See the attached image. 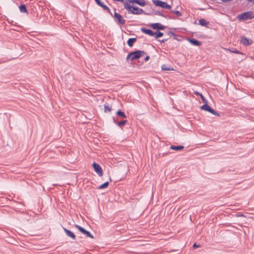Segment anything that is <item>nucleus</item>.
I'll use <instances>...</instances> for the list:
<instances>
[{"label": "nucleus", "mask_w": 254, "mask_h": 254, "mask_svg": "<svg viewBox=\"0 0 254 254\" xmlns=\"http://www.w3.org/2000/svg\"><path fill=\"white\" fill-rule=\"evenodd\" d=\"M124 7L128 12L133 14H140L144 12L142 9L138 7L130 6L127 2H124Z\"/></svg>", "instance_id": "obj_1"}, {"label": "nucleus", "mask_w": 254, "mask_h": 254, "mask_svg": "<svg viewBox=\"0 0 254 254\" xmlns=\"http://www.w3.org/2000/svg\"><path fill=\"white\" fill-rule=\"evenodd\" d=\"M145 54V52L143 51H136L130 53L127 57V60L130 59L131 61L138 59L140 58L142 56Z\"/></svg>", "instance_id": "obj_2"}, {"label": "nucleus", "mask_w": 254, "mask_h": 254, "mask_svg": "<svg viewBox=\"0 0 254 254\" xmlns=\"http://www.w3.org/2000/svg\"><path fill=\"white\" fill-rule=\"evenodd\" d=\"M240 20H247L254 18V13L253 11L245 12L238 16Z\"/></svg>", "instance_id": "obj_3"}, {"label": "nucleus", "mask_w": 254, "mask_h": 254, "mask_svg": "<svg viewBox=\"0 0 254 254\" xmlns=\"http://www.w3.org/2000/svg\"><path fill=\"white\" fill-rule=\"evenodd\" d=\"M152 2L155 5L164 8L170 9L171 8V6L168 4L166 2L162 1L160 0H152Z\"/></svg>", "instance_id": "obj_4"}, {"label": "nucleus", "mask_w": 254, "mask_h": 254, "mask_svg": "<svg viewBox=\"0 0 254 254\" xmlns=\"http://www.w3.org/2000/svg\"><path fill=\"white\" fill-rule=\"evenodd\" d=\"M201 109L211 113L212 114L219 116V115L215 110L211 108L208 104H205L201 107Z\"/></svg>", "instance_id": "obj_5"}, {"label": "nucleus", "mask_w": 254, "mask_h": 254, "mask_svg": "<svg viewBox=\"0 0 254 254\" xmlns=\"http://www.w3.org/2000/svg\"><path fill=\"white\" fill-rule=\"evenodd\" d=\"M240 42L244 46H249L253 43L252 40L247 38L246 36H243L241 38Z\"/></svg>", "instance_id": "obj_6"}, {"label": "nucleus", "mask_w": 254, "mask_h": 254, "mask_svg": "<svg viewBox=\"0 0 254 254\" xmlns=\"http://www.w3.org/2000/svg\"><path fill=\"white\" fill-rule=\"evenodd\" d=\"M75 227L77 228L81 233L85 235L86 237L93 238V235L89 231H86L83 228L78 225H75Z\"/></svg>", "instance_id": "obj_7"}, {"label": "nucleus", "mask_w": 254, "mask_h": 254, "mask_svg": "<svg viewBox=\"0 0 254 254\" xmlns=\"http://www.w3.org/2000/svg\"><path fill=\"white\" fill-rule=\"evenodd\" d=\"M93 167L95 171L97 173V174L99 176L101 177L103 176L102 169L98 164L94 162L93 164Z\"/></svg>", "instance_id": "obj_8"}, {"label": "nucleus", "mask_w": 254, "mask_h": 254, "mask_svg": "<svg viewBox=\"0 0 254 254\" xmlns=\"http://www.w3.org/2000/svg\"><path fill=\"white\" fill-rule=\"evenodd\" d=\"M114 17L117 20L118 23L120 25L125 24L126 20L123 18V16L121 14H118L115 12L114 14Z\"/></svg>", "instance_id": "obj_9"}, {"label": "nucleus", "mask_w": 254, "mask_h": 254, "mask_svg": "<svg viewBox=\"0 0 254 254\" xmlns=\"http://www.w3.org/2000/svg\"><path fill=\"white\" fill-rule=\"evenodd\" d=\"M113 122L118 125L121 128H122L127 123V120H123L121 122H118L117 119H115V118H113Z\"/></svg>", "instance_id": "obj_10"}, {"label": "nucleus", "mask_w": 254, "mask_h": 254, "mask_svg": "<svg viewBox=\"0 0 254 254\" xmlns=\"http://www.w3.org/2000/svg\"><path fill=\"white\" fill-rule=\"evenodd\" d=\"M126 2L127 3H135L141 6H143L145 5L144 0H127Z\"/></svg>", "instance_id": "obj_11"}, {"label": "nucleus", "mask_w": 254, "mask_h": 254, "mask_svg": "<svg viewBox=\"0 0 254 254\" xmlns=\"http://www.w3.org/2000/svg\"><path fill=\"white\" fill-rule=\"evenodd\" d=\"M151 27L153 29L164 30L165 28V26L159 23H153L151 25Z\"/></svg>", "instance_id": "obj_12"}, {"label": "nucleus", "mask_w": 254, "mask_h": 254, "mask_svg": "<svg viewBox=\"0 0 254 254\" xmlns=\"http://www.w3.org/2000/svg\"><path fill=\"white\" fill-rule=\"evenodd\" d=\"M141 30L143 33L146 34H148L149 36H153L155 34V33L150 29H146L145 28H142L141 29Z\"/></svg>", "instance_id": "obj_13"}, {"label": "nucleus", "mask_w": 254, "mask_h": 254, "mask_svg": "<svg viewBox=\"0 0 254 254\" xmlns=\"http://www.w3.org/2000/svg\"><path fill=\"white\" fill-rule=\"evenodd\" d=\"M64 230L68 237L71 238L73 240L75 239V238H76L75 235L74 234V233L72 232H71V231H69V230H67V229L64 228Z\"/></svg>", "instance_id": "obj_14"}, {"label": "nucleus", "mask_w": 254, "mask_h": 254, "mask_svg": "<svg viewBox=\"0 0 254 254\" xmlns=\"http://www.w3.org/2000/svg\"><path fill=\"white\" fill-rule=\"evenodd\" d=\"M190 42L191 44L193 45L199 46L201 45V43L200 41L196 40L194 39H191L190 40Z\"/></svg>", "instance_id": "obj_15"}, {"label": "nucleus", "mask_w": 254, "mask_h": 254, "mask_svg": "<svg viewBox=\"0 0 254 254\" xmlns=\"http://www.w3.org/2000/svg\"><path fill=\"white\" fill-rule=\"evenodd\" d=\"M136 41V38H129L127 42V45H128V46L131 47L133 46V44Z\"/></svg>", "instance_id": "obj_16"}, {"label": "nucleus", "mask_w": 254, "mask_h": 254, "mask_svg": "<svg viewBox=\"0 0 254 254\" xmlns=\"http://www.w3.org/2000/svg\"><path fill=\"white\" fill-rule=\"evenodd\" d=\"M116 115L120 117H121L122 118H124V119H126L127 118V116L125 115V113L123 112V111H122L121 110H118L117 113H116Z\"/></svg>", "instance_id": "obj_17"}, {"label": "nucleus", "mask_w": 254, "mask_h": 254, "mask_svg": "<svg viewBox=\"0 0 254 254\" xmlns=\"http://www.w3.org/2000/svg\"><path fill=\"white\" fill-rule=\"evenodd\" d=\"M209 23V22L206 21L205 19H200L199 20V24L201 25V26H207V25Z\"/></svg>", "instance_id": "obj_18"}, {"label": "nucleus", "mask_w": 254, "mask_h": 254, "mask_svg": "<svg viewBox=\"0 0 254 254\" xmlns=\"http://www.w3.org/2000/svg\"><path fill=\"white\" fill-rule=\"evenodd\" d=\"M184 147L183 146L179 145V146H174L171 145L170 146V148L172 150H181L184 149Z\"/></svg>", "instance_id": "obj_19"}, {"label": "nucleus", "mask_w": 254, "mask_h": 254, "mask_svg": "<svg viewBox=\"0 0 254 254\" xmlns=\"http://www.w3.org/2000/svg\"><path fill=\"white\" fill-rule=\"evenodd\" d=\"M112 110L111 107L107 104L104 105V112L105 113H110Z\"/></svg>", "instance_id": "obj_20"}, {"label": "nucleus", "mask_w": 254, "mask_h": 254, "mask_svg": "<svg viewBox=\"0 0 254 254\" xmlns=\"http://www.w3.org/2000/svg\"><path fill=\"white\" fill-rule=\"evenodd\" d=\"M19 9H20V12H24V13L27 12V10L26 7L24 4L21 5L19 6Z\"/></svg>", "instance_id": "obj_21"}, {"label": "nucleus", "mask_w": 254, "mask_h": 254, "mask_svg": "<svg viewBox=\"0 0 254 254\" xmlns=\"http://www.w3.org/2000/svg\"><path fill=\"white\" fill-rule=\"evenodd\" d=\"M108 186H109V182H106L105 183H104L103 184H102L101 186H100L98 187V189H105V188H107L108 187Z\"/></svg>", "instance_id": "obj_22"}, {"label": "nucleus", "mask_w": 254, "mask_h": 254, "mask_svg": "<svg viewBox=\"0 0 254 254\" xmlns=\"http://www.w3.org/2000/svg\"><path fill=\"white\" fill-rule=\"evenodd\" d=\"M155 33V34L154 36L156 38H158L159 37H161L163 36V33L161 32L157 31Z\"/></svg>", "instance_id": "obj_23"}, {"label": "nucleus", "mask_w": 254, "mask_h": 254, "mask_svg": "<svg viewBox=\"0 0 254 254\" xmlns=\"http://www.w3.org/2000/svg\"><path fill=\"white\" fill-rule=\"evenodd\" d=\"M102 8H103L104 10H106L107 11H108L109 13H110V14H111V11H110V8L107 6H106V5H104L102 7Z\"/></svg>", "instance_id": "obj_24"}, {"label": "nucleus", "mask_w": 254, "mask_h": 254, "mask_svg": "<svg viewBox=\"0 0 254 254\" xmlns=\"http://www.w3.org/2000/svg\"><path fill=\"white\" fill-rule=\"evenodd\" d=\"M162 68L163 70H170L171 69V68L170 67H167V66L165 64H164L162 66Z\"/></svg>", "instance_id": "obj_25"}, {"label": "nucleus", "mask_w": 254, "mask_h": 254, "mask_svg": "<svg viewBox=\"0 0 254 254\" xmlns=\"http://www.w3.org/2000/svg\"><path fill=\"white\" fill-rule=\"evenodd\" d=\"M194 94H195V95H200V97H201V99H202L203 100H204V97H203V96L202 95V94L199 93V92H198L197 91H195V92H194Z\"/></svg>", "instance_id": "obj_26"}, {"label": "nucleus", "mask_w": 254, "mask_h": 254, "mask_svg": "<svg viewBox=\"0 0 254 254\" xmlns=\"http://www.w3.org/2000/svg\"><path fill=\"white\" fill-rule=\"evenodd\" d=\"M174 13H175L178 16H181L182 15V13L178 10L174 11Z\"/></svg>", "instance_id": "obj_27"}, {"label": "nucleus", "mask_w": 254, "mask_h": 254, "mask_svg": "<svg viewBox=\"0 0 254 254\" xmlns=\"http://www.w3.org/2000/svg\"><path fill=\"white\" fill-rule=\"evenodd\" d=\"M95 1L98 5H99V4L102 2L100 0H95Z\"/></svg>", "instance_id": "obj_28"}, {"label": "nucleus", "mask_w": 254, "mask_h": 254, "mask_svg": "<svg viewBox=\"0 0 254 254\" xmlns=\"http://www.w3.org/2000/svg\"><path fill=\"white\" fill-rule=\"evenodd\" d=\"M156 13L160 15V16H164L163 14H162V13H161V12H159V11H157L156 12Z\"/></svg>", "instance_id": "obj_29"}, {"label": "nucleus", "mask_w": 254, "mask_h": 254, "mask_svg": "<svg viewBox=\"0 0 254 254\" xmlns=\"http://www.w3.org/2000/svg\"><path fill=\"white\" fill-rule=\"evenodd\" d=\"M149 59V56H147L145 59H144V61L145 62H147L148 60Z\"/></svg>", "instance_id": "obj_30"}, {"label": "nucleus", "mask_w": 254, "mask_h": 254, "mask_svg": "<svg viewBox=\"0 0 254 254\" xmlns=\"http://www.w3.org/2000/svg\"><path fill=\"white\" fill-rule=\"evenodd\" d=\"M167 39H163L161 41V43H165L166 41H167Z\"/></svg>", "instance_id": "obj_31"}, {"label": "nucleus", "mask_w": 254, "mask_h": 254, "mask_svg": "<svg viewBox=\"0 0 254 254\" xmlns=\"http://www.w3.org/2000/svg\"><path fill=\"white\" fill-rule=\"evenodd\" d=\"M193 247L195 248L199 247V246H197L196 244L195 243H194L193 245Z\"/></svg>", "instance_id": "obj_32"}, {"label": "nucleus", "mask_w": 254, "mask_h": 254, "mask_svg": "<svg viewBox=\"0 0 254 254\" xmlns=\"http://www.w3.org/2000/svg\"><path fill=\"white\" fill-rule=\"evenodd\" d=\"M249 2H252L253 4H254V0H247Z\"/></svg>", "instance_id": "obj_33"}, {"label": "nucleus", "mask_w": 254, "mask_h": 254, "mask_svg": "<svg viewBox=\"0 0 254 254\" xmlns=\"http://www.w3.org/2000/svg\"><path fill=\"white\" fill-rule=\"evenodd\" d=\"M104 5V4L101 2V4H99V6L102 7Z\"/></svg>", "instance_id": "obj_34"}]
</instances>
